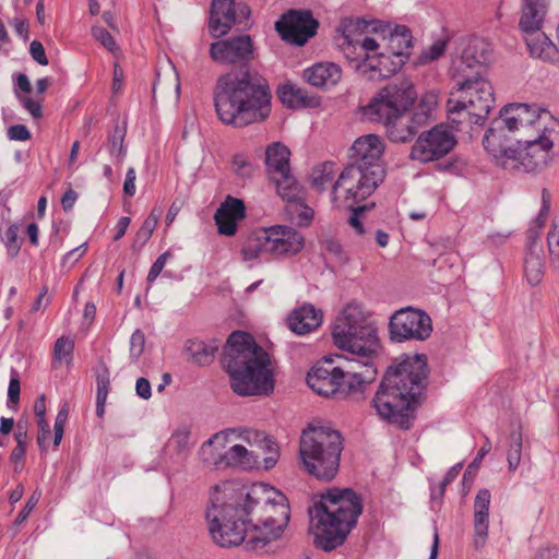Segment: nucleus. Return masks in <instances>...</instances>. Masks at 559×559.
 I'll list each match as a JSON object with an SVG mask.
<instances>
[{
    "label": "nucleus",
    "instance_id": "1",
    "mask_svg": "<svg viewBox=\"0 0 559 559\" xmlns=\"http://www.w3.org/2000/svg\"><path fill=\"white\" fill-rule=\"evenodd\" d=\"M290 516L284 493L266 484L249 487L231 481L215 486L205 519L214 543L221 547L240 545L252 530V542L263 545L282 536Z\"/></svg>",
    "mask_w": 559,
    "mask_h": 559
},
{
    "label": "nucleus",
    "instance_id": "2",
    "mask_svg": "<svg viewBox=\"0 0 559 559\" xmlns=\"http://www.w3.org/2000/svg\"><path fill=\"white\" fill-rule=\"evenodd\" d=\"M334 344L357 358H344L336 366L346 394H362L373 381L377 370L371 358L377 354V328L360 304H348L337 318L332 331Z\"/></svg>",
    "mask_w": 559,
    "mask_h": 559
},
{
    "label": "nucleus",
    "instance_id": "3",
    "mask_svg": "<svg viewBox=\"0 0 559 559\" xmlns=\"http://www.w3.org/2000/svg\"><path fill=\"white\" fill-rule=\"evenodd\" d=\"M427 377L425 355L396 358L384 373L371 401L377 415L402 429H409L424 395Z\"/></svg>",
    "mask_w": 559,
    "mask_h": 559
},
{
    "label": "nucleus",
    "instance_id": "4",
    "mask_svg": "<svg viewBox=\"0 0 559 559\" xmlns=\"http://www.w3.org/2000/svg\"><path fill=\"white\" fill-rule=\"evenodd\" d=\"M271 99L267 80L247 66L221 75L214 91L219 120L235 127L264 120L271 112Z\"/></svg>",
    "mask_w": 559,
    "mask_h": 559
},
{
    "label": "nucleus",
    "instance_id": "5",
    "mask_svg": "<svg viewBox=\"0 0 559 559\" xmlns=\"http://www.w3.org/2000/svg\"><path fill=\"white\" fill-rule=\"evenodd\" d=\"M222 364L230 377L233 391L241 396L269 394L274 389L267 353L253 337L234 331L224 347Z\"/></svg>",
    "mask_w": 559,
    "mask_h": 559
},
{
    "label": "nucleus",
    "instance_id": "6",
    "mask_svg": "<svg viewBox=\"0 0 559 559\" xmlns=\"http://www.w3.org/2000/svg\"><path fill=\"white\" fill-rule=\"evenodd\" d=\"M313 543L324 551L342 546L362 512L359 496L349 488H331L310 509Z\"/></svg>",
    "mask_w": 559,
    "mask_h": 559
},
{
    "label": "nucleus",
    "instance_id": "7",
    "mask_svg": "<svg viewBox=\"0 0 559 559\" xmlns=\"http://www.w3.org/2000/svg\"><path fill=\"white\" fill-rule=\"evenodd\" d=\"M343 451L341 433L329 426L310 425L302 431L299 456L305 471L314 478L331 481L340 468Z\"/></svg>",
    "mask_w": 559,
    "mask_h": 559
},
{
    "label": "nucleus",
    "instance_id": "8",
    "mask_svg": "<svg viewBox=\"0 0 559 559\" xmlns=\"http://www.w3.org/2000/svg\"><path fill=\"white\" fill-rule=\"evenodd\" d=\"M447 109L452 123L481 124L495 105L491 83L484 75L452 78Z\"/></svg>",
    "mask_w": 559,
    "mask_h": 559
},
{
    "label": "nucleus",
    "instance_id": "9",
    "mask_svg": "<svg viewBox=\"0 0 559 559\" xmlns=\"http://www.w3.org/2000/svg\"><path fill=\"white\" fill-rule=\"evenodd\" d=\"M533 121L523 126L521 135L515 138L518 143L516 156L527 171L546 167L551 160V148L559 138V120L537 105L532 106Z\"/></svg>",
    "mask_w": 559,
    "mask_h": 559
},
{
    "label": "nucleus",
    "instance_id": "10",
    "mask_svg": "<svg viewBox=\"0 0 559 559\" xmlns=\"http://www.w3.org/2000/svg\"><path fill=\"white\" fill-rule=\"evenodd\" d=\"M534 114L527 104H509L500 109L499 116L490 122L483 145L496 159H511L516 156L515 147L508 145L509 134L519 132L532 122Z\"/></svg>",
    "mask_w": 559,
    "mask_h": 559
},
{
    "label": "nucleus",
    "instance_id": "11",
    "mask_svg": "<svg viewBox=\"0 0 559 559\" xmlns=\"http://www.w3.org/2000/svg\"><path fill=\"white\" fill-rule=\"evenodd\" d=\"M415 98L413 83L406 78H397L381 88L369 104L361 108V112L366 119L386 126L392 119L405 114Z\"/></svg>",
    "mask_w": 559,
    "mask_h": 559
},
{
    "label": "nucleus",
    "instance_id": "12",
    "mask_svg": "<svg viewBox=\"0 0 559 559\" xmlns=\"http://www.w3.org/2000/svg\"><path fill=\"white\" fill-rule=\"evenodd\" d=\"M383 166H373V170L362 169L361 166L348 165L338 179L332 185L334 202L344 200L353 206L367 199L384 178Z\"/></svg>",
    "mask_w": 559,
    "mask_h": 559
},
{
    "label": "nucleus",
    "instance_id": "13",
    "mask_svg": "<svg viewBox=\"0 0 559 559\" xmlns=\"http://www.w3.org/2000/svg\"><path fill=\"white\" fill-rule=\"evenodd\" d=\"M289 156L290 152L285 145L274 142L266 147L265 165L278 195L283 200L296 201L301 198V186L292 175Z\"/></svg>",
    "mask_w": 559,
    "mask_h": 559
},
{
    "label": "nucleus",
    "instance_id": "14",
    "mask_svg": "<svg viewBox=\"0 0 559 559\" xmlns=\"http://www.w3.org/2000/svg\"><path fill=\"white\" fill-rule=\"evenodd\" d=\"M431 332V318L413 307L396 310L389 320V336L393 342L425 341Z\"/></svg>",
    "mask_w": 559,
    "mask_h": 559
},
{
    "label": "nucleus",
    "instance_id": "15",
    "mask_svg": "<svg viewBox=\"0 0 559 559\" xmlns=\"http://www.w3.org/2000/svg\"><path fill=\"white\" fill-rule=\"evenodd\" d=\"M456 144L449 126L440 123L419 134L413 144L409 157L419 163H430L448 155Z\"/></svg>",
    "mask_w": 559,
    "mask_h": 559
},
{
    "label": "nucleus",
    "instance_id": "16",
    "mask_svg": "<svg viewBox=\"0 0 559 559\" xmlns=\"http://www.w3.org/2000/svg\"><path fill=\"white\" fill-rule=\"evenodd\" d=\"M490 55V45L485 39L478 37L468 39L461 55L452 59L451 78L484 75Z\"/></svg>",
    "mask_w": 559,
    "mask_h": 559
},
{
    "label": "nucleus",
    "instance_id": "17",
    "mask_svg": "<svg viewBox=\"0 0 559 559\" xmlns=\"http://www.w3.org/2000/svg\"><path fill=\"white\" fill-rule=\"evenodd\" d=\"M319 23L310 10H289L275 23V29L289 44L305 45L316 35Z\"/></svg>",
    "mask_w": 559,
    "mask_h": 559
},
{
    "label": "nucleus",
    "instance_id": "18",
    "mask_svg": "<svg viewBox=\"0 0 559 559\" xmlns=\"http://www.w3.org/2000/svg\"><path fill=\"white\" fill-rule=\"evenodd\" d=\"M250 15V9L245 3L235 0H212L209 28L213 37L228 34L236 24H241Z\"/></svg>",
    "mask_w": 559,
    "mask_h": 559
},
{
    "label": "nucleus",
    "instance_id": "19",
    "mask_svg": "<svg viewBox=\"0 0 559 559\" xmlns=\"http://www.w3.org/2000/svg\"><path fill=\"white\" fill-rule=\"evenodd\" d=\"M253 43L249 35L217 40L210 46L211 58L219 63H248L253 59Z\"/></svg>",
    "mask_w": 559,
    "mask_h": 559
},
{
    "label": "nucleus",
    "instance_id": "20",
    "mask_svg": "<svg viewBox=\"0 0 559 559\" xmlns=\"http://www.w3.org/2000/svg\"><path fill=\"white\" fill-rule=\"evenodd\" d=\"M337 367L332 365V360L314 366L307 374V383L317 394L322 396H334L336 394H346L345 385L338 374Z\"/></svg>",
    "mask_w": 559,
    "mask_h": 559
},
{
    "label": "nucleus",
    "instance_id": "21",
    "mask_svg": "<svg viewBox=\"0 0 559 559\" xmlns=\"http://www.w3.org/2000/svg\"><path fill=\"white\" fill-rule=\"evenodd\" d=\"M271 245V257L285 258L295 255L305 246L304 236L292 227L275 225L267 228Z\"/></svg>",
    "mask_w": 559,
    "mask_h": 559
},
{
    "label": "nucleus",
    "instance_id": "22",
    "mask_svg": "<svg viewBox=\"0 0 559 559\" xmlns=\"http://www.w3.org/2000/svg\"><path fill=\"white\" fill-rule=\"evenodd\" d=\"M350 165L361 166L362 169L373 170V166H382L380 163L384 152V144L380 136L366 134L358 138L350 148Z\"/></svg>",
    "mask_w": 559,
    "mask_h": 559
},
{
    "label": "nucleus",
    "instance_id": "23",
    "mask_svg": "<svg viewBox=\"0 0 559 559\" xmlns=\"http://www.w3.org/2000/svg\"><path fill=\"white\" fill-rule=\"evenodd\" d=\"M246 215L242 200L228 195L216 210L214 219L221 235L234 236L237 233L238 222Z\"/></svg>",
    "mask_w": 559,
    "mask_h": 559
},
{
    "label": "nucleus",
    "instance_id": "24",
    "mask_svg": "<svg viewBox=\"0 0 559 559\" xmlns=\"http://www.w3.org/2000/svg\"><path fill=\"white\" fill-rule=\"evenodd\" d=\"M371 25L370 22L361 17H344L338 27L336 43L347 59H356L352 56V50H356V44L359 43V36Z\"/></svg>",
    "mask_w": 559,
    "mask_h": 559
},
{
    "label": "nucleus",
    "instance_id": "25",
    "mask_svg": "<svg viewBox=\"0 0 559 559\" xmlns=\"http://www.w3.org/2000/svg\"><path fill=\"white\" fill-rule=\"evenodd\" d=\"M425 124V114H413L412 116L402 114L385 126L386 134L392 142L404 143L412 140L419 128Z\"/></svg>",
    "mask_w": 559,
    "mask_h": 559
},
{
    "label": "nucleus",
    "instance_id": "26",
    "mask_svg": "<svg viewBox=\"0 0 559 559\" xmlns=\"http://www.w3.org/2000/svg\"><path fill=\"white\" fill-rule=\"evenodd\" d=\"M322 317L321 310L305 304L289 314L287 322L292 332L304 335L318 329L322 323Z\"/></svg>",
    "mask_w": 559,
    "mask_h": 559
},
{
    "label": "nucleus",
    "instance_id": "27",
    "mask_svg": "<svg viewBox=\"0 0 559 559\" xmlns=\"http://www.w3.org/2000/svg\"><path fill=\"white\" fill-rule=\"evenodd\" d=\"M234 430L219 431L202 443L198 454L201 462L207 467L224 468V451L229 433Z\"/></svg>",
    "mask_w": 559,
    "mask_h": 559
},
{
    "label": "nucleus",
    "instance_id": "28",
    "mask_svg": "<svg viewBox=\"0 0 559 559\" xmlns=\"http://www.w3.org/2000/svg\"><path fill=\"white\" fill-rule=\"evenodd\" d=\"M491 495L488 489H480L474 501V533L475 546L477 548L485 545L489 527V506Z\"/></svg>",
    "mask_w": 559,
    "mask_h": 559
},
{
    "label": "nucleus",
    "instance_id": "29",
    "mask_svg": "<svg viewBox=\"0 0 559 559\" xmlns=\"http://www.w3.org/2000/svg\"><path fill=\"white\" fill-rule=\"evenodd\" d=\"M548 4V0H523L519 27L524 35L542 29Z\"/></svg>",
    "mask_w": 559,
    "mask_h": 559
},
{
    "label": "nucleus",
    "instance_id": "30",
    "mask_svg": "<svg viewBox=\"0 0 559 559\" xmlns=\"http://www.w3.org/2000/svg\"><path fill=\"white\" fill-rule=\"evenodd\" d=\"M392 57L393 56L390 52H381L378 55L367 53L358 68L362 72L370 71L371 79L388 78L394 74L405 62L404 59L393 60Z\"/></svg>",
    "mask_w": 559,
    "mask_h": 559
},
{
    "label": "nucleus",
    "instance_id": "31",
    "mask_svg": "<svg viewBox=\"0 0 559 559\" xmlns=\"http://www.w3.org/2000/svg\"><path fill=\"white\" fill-rule=\"evenodd\" d=\"M342 76L341 68L332 62H319L304 71V79L317 87L333 86Z\"/></svg>",
    "mask_w": 559,
    "mask_h": 559
},
{
    "label": "nucleus",
    "instance_id": "32",
    "mask_svg": "<svg viewBox=\"0 0 559 559\" xmlns=\"http://www.w3.org/2000/svg\"><path fill=\"white\" fill-rule=\"evenodd\" d=\"M524 39L533 58H537L546 62H555L559 59V50L557 46L544 32L539 31L526 34L524 35Z\"/></svg>",
    "mask_w": 559,
    "mask_h": 559
},
{
    "label": "nucleus",
    "instance_id": "33",
    "mask_svg": "<svg viewBox=\"0 0 559 559\" xmlns=\"http://www.w3.org/2000/svg\"><path fill=\"white\" fill-rule=\"evenodd\" d=\"M241 255L243 261H251L262 258L263 255H271L267 228L258 229L248 235L241 248Z\"/></svg>",
    "mask_w": 559,
    "mask_h": 559
},
{
    "label": "nucleus",
    "instance_id": "34",
    "mask_svg": "<svg viewBox=\"0 0 559 559\" xmlns=\"http://www.w3.org/2000/svg\"><path fill=\"white\" fill-rule=\"evenodd\" d=\"M277 96L282 104L287 108H309L314 107L318 100L305 88L293 84H285L278 87Z\"/></svg>",
    "mask_w": 559,
    "mask_h": 559
},
{
    "label": "nucleus",
    "instance_id": "35",
    "mask_svg": "<svg viewBox=\"0 0 559 559\" xmlns=\"http://www.w3.org/2000/svg\"><path fill=\"white\" fill-rule=\"evenodd\" d=\"M543 247L540 243H527L524 259V273L532 286L538 285L544 276Z\"/></svg>",
    "mask_w": 559,
    "mask_h": 559
},
{
    "label": "nucleus",
    "instance_id": "36",
    "mask_svg": "<svg viewBox=\"0 0 559 559\" xmlns=\"http://www.w3.org/2000/svg\"><path fill=\"white\" fill-rule=\"evenodd\" d=\"M412 33L404 25H396L389 31V51L396 59L407 58L412 47Z\"/></svg>",
    "mask_w": 559,
    "mask_h": 559
},
{
    "label": "nucleus",
    "instance_id": "37",
    "mask_svg": "<svg viewBox=\"0 0 559 559\" xmlns=\"http://www.w3.org/2000/svg\"><path fill=\"white\" fill-rule=\"evenodd\" d=\"M225 467L249 469L257 463V455L241 444H234L224 451Z\"/></svg>",
    "mask_w": 559,
    "mask_h": 559
},
{
    "label": "nucleus",
    "instance_id": "38",
    "mask_svg": "<svg viewBox=\"0 0 559 559\" xmlns=\"http://www.w3.org/2000/svg\"><path fill=\"white\" fill-rule=\"evenodd\" d=\"M216 352V345L206 344L202 341L190 340L186 343V353L189 360L198 366L210 365L214 360Z\"/></svg>",
    "mask_w": 559,
    "mask_h": 559
},
{
    "label": "nucleus",
    "instance_id": "39",
    "mask_svg": "<svg viewBox=\"0 0 559 559\" xmlns=\"http://www.w3.org/2000/svg\"><path fill=\"white\" fill-rule=\"evenodd\" d=\"M243 438L248 442H251V438H253V441L259 443L261 449L267 453L263 459L265 469H270L275 466L280 457V451L276 442L272 438L259 431H246V436Z\"/></svg>",
    "mask_w": 559,
    "mask_h": 559
},
{
    "label": "nucleus",
    "instance_id": "40",
    "mask_svg": "<svg viewBox=\"0 0 559 559\" xmlns=\"http://www.w3.org/2000/svg\"><path fill=\"white\" fill-rule=\"evenodd\" d=\"M192 447L191 429L187 425L176 428L167 442V448L182 459L188 456Z\"/></svg>",
    "mask_w": 559,
    "mask_h": 559
},
{
    "label": "nucleus",
    "instance_id": "41",
    "mask_svg": "<svg viewBox=\"0 0 559 559\" xmlns=\"http://www.w3.org/2000/svg\"><path fill=\"white\" fill-rule=\"evenodd\" d=\"M522 429L521 426L514 428L508 438V450H507V461L508 468L510 472L516 471L521 462L522 455Z\"/></svg>",
    "mask_w": 559,
    "mask_h": 559
},
{
    "label": "nucleus",
    "instance_id": "42",
    "mask_svg": "<svg viewBox=\"0 0 559 559\" xmlns=\"http://www.w3.org/2000/svg\"><path fill=\"white\" fill-rule=\"evenodd\" d=\"M288 205V212L293 221H296L299 225H308L313 217V211L305 205V191L301 188L300 200H285Z\"/></svg>",
    "mask_w": 559,
    "mask_h": 559
},
{
    "label": "nucleus",
    "instance_id": "43",
    "mask_svg": "<svg viewBox=\"0 0 559 559\" xmlns=\"http://www.w3.org/2000/svg\"><path fill=\"white\" fill-rule=\"evenodd\" d=\"M334 176V164L329 162L324 163L313 169L311 174V185L317 191L321 192L325 190L326 186L332 185Z\"/></svg>",
    "mask_w": 559,
    "mask_h": 559
},
{
    "label": "nucleus",
    "instance_id": "44",
    "mask_svg": "<svg viewBox=\"0 0 559 559\" xmlns=\"http://www.w3.org/2000/svg\"><path fill=\"white\" fill-rule=\"evenodd\" d=\"M97 395H96V414L103 417L105 413V403L109 392L110 374L106 367H104L97 374Z\"/></svg>",
    "mask_w": 559,
    "mask_h": 559
},
{
    "label": "nucleus",
    "instance_id": "45",
    "mask_svg": "<svg viewBox=\"0 0 559 559\" xmlns=\"http://www.w3.org/2000/svg\"><path fill=\"white\" fill-rule=\"evenodd\" d=\"M547 246L550 264L559 269V217L552 219L547 234Z\"/></svg>",
    "mask_w": 559,
    "mask_h": 559
},
{
    "label": "nucleus",
    "instance_id": "46",
    "mask_svg": "<svg viewBox=\"0 0 559 559\" xmlns=\"http://www.w3.org/2000/svg\"><path fill=\"white\" fill-rule=\"evenodd\" d=\"M347 206L352 210L348 224L357 235L364 236L366 234V229L364 227V214L368 209L373 207L374 203L360 206H353V204H347Z\"/></svg>",
    "mask_w": 559,
    "mask_h": 559
},
{
    "label": "nucleus",
    "instance_id": "47",
    "mask_svg": "<svg viewBox=\"0 0 559 559\" xmlns=\"http://www.w3.org/2000/svg\"><path fill=\"white\" fill-rule=\"evenodd\" d=\"M447 49V41L442 39L436 40L431 46L427 49L423 50L419 55L417 64H427L438 60L441 56L444 55Z\"/></svg>",
    "mask_w": 559,
    "mask_h": 559
},
{
    "label": "nucleus",
    "instance_id": "48",
    "mask_svg": "<svg viewBox=\"0 0 559 559\" xmlns=\"http://www.w3.org/2000/svg\"><path fill=\"white\" fill-rule=\"evenodd\" d=\"M145 335L142 330L136 329L130 337L129 342V352H130V361L136 362L145 348Z\"/></svg>",
    "mask_w": 559,
    "mask_h": 559
},
{
    "label": "nucleus",
    "instance_id": "49",
    "mask_svg": "<svg viewBox=\"0 0 559 559\" xmlns=\"http://www.w3.org/2000/svg\"><path fill=\"white\" fill-rule=\"evenodd\" d=\"M70 357V340L68 336H60L53 347V358H52V368H58V366Z\"/></svg>",
    "mask_w": 559,
    "mask_h": 559
},
{
    "label": "nucleus",
    "instance_id": "50",
    "mask_svg": "<svg viewBox=\"0 0 559 559\" xmlns=\"http://www.w3.org/2000/svg\"><path fill=\"white\" fill-rule=\"evenodd\" d=\"M92 34L94 38L112 55H117L119 52V46L108 31L100 26H94L92 28Z\"/></svg>",
    "mask_w": 559,
    "mask_h": 559
},
{
    "label": "nucleus",
    "instance_id": "51",
    "mask_svg": "<svg viewBox=\"0 0 559 559\" xmlns=\"http://www.w3.org/2000/svg\"><path fill=\"white\" fill-rule=\"evenodd\" d=\"M154 229L155 226L152 225V219H145L142 226L136 231L134 241L132 243V249L135 251L141 250L152 237Z\"/></svg>",
    "mask_w": 559,
    "mask_h": 559
},
{
    "label": "nucleus",
    "instance_id": "52",
    "mask_svg": "<svg viewBox=\"0 0 559 559\" xmlns=\"http://www.w3.org/2000/svg\"><path fill=\"white\" fill-rule=\"evenodd\" d=\"M124 131L116 128L108 140V150L111 156L122 158L124 155L123 148Z\"/></svg>",
    "mask_w": 559,
    "mask_h": 559
},
{
    "label": "nucleus",
    "instance_id": "53",
    "mask_svg": "<svg viewBox=\"0 0 559 559\" xmlns=\"http://www.w3.org/2000/svg\"><path fill=\"white\" fill-rule=\"evenodd\" d=\"M379 45L378 43L371 38V37H365L364 39H359V43L356 44V50H352V56L357 57L355 60L362 58V60L366 58L367 53L370 55H378L377 49Z\"/></svg>",
    "mask_w": 559,
    "mask_h": 559
},
{
    "label": "nucleus",
    "instance_id": "54",
    "mask_svg": "<svg viewBox=\"0 0 559 559\" xmlns=\"http://www.w3.org/2000/svg\"><path fill=\"white\" fill-rule=\"evenodd\" d=\"M68 405L67 403L62 406V408L59 411L53 426V445L58 447L62 440L63 431H64V424L68 419Z\"/></svg>",
    "mask_w": 559,
    "mask_h": 559
},
{
    "label": "nucleus",
    "instance_id": "55",
    "mask_svg": "<svg viewBox=\"0 0 559 559\" xmlns=\"http://www.w3.org/2000/svg\"><path fill=\"white\" fill-rule=\"evenodd\" d=\"M548 214H543V210H539L538 215L532 222L531 227L527 230V243H538L540 231L546 223Z\"/></svg>",
    "mask_w": 559,
    "mask_h": 559
},
{
    "label": "nucleus",
    "instance_id": "56",
    "mask_svg": "<svg viewBox=\"0 0 559 559\" xmlns=\"http://www.w3.org/2000/svg\"><path fill=\"white\" fill-rule=\"evenodd\" d=\"M438 96L433 92L426 93L419 103L417 110L414 114H425L426 115V124L429 120L430 111L437 106Z\"/></svg>",
    "mask_w": 559,
    "mask_h": 559
},
{
    "label": "nucleus",
    "instance_id": "57",
    "mask_svg": "<svg viewBox=\"0 0 559 559\" xmlns=\"http://www.w3.org/2000/svg\"><path fill=\"white\" fill-rule=\"evenodd\" d=\"M233 169L238 176L243 178L251 177L253 173V166L242 155L234 157Z\"/></svg>",
    "mask_w": 559,
    "mask_h": 559
},
{
    "label": "nucleus",
    "instance_id": "58",
    "mask_svg": "<svg viewBox=\"0 0 559 559\" xmlns=\"http://www.w3.org/2000/svg\"><path fill=\"white\" fill-rule=\"evenodd\" d=\"M39 498H40V492L34 491L32 493V496L28 498L27 502L25 503L24 508L20 511V513L17 514V516L14 521V523L16 525H21L22 523H24L27 520L29 513L38 503Z\"/></svg>",
    "mask_w": 559,
    "mask_h": 559
},
{
    "label": "nucleus",
    "instance_id": "59",
    "mask_svg": "<svg viewBox=\"0 0 559 559\" xmlns=\"http://www.w3.org/2000/svg\"><path fill=\"white\" fill-rule=\"evenodd\" d=\"M169 258H171V253L169 251H166L155 260L147 274V283L152 284L157 278V276L162 273L165 263Z\"/></svg>",
    "mask_w": 559,
    "mask_h": 559
},
{
    "label": "nucleus",
    "instance_id": "60",
    "mask_svg": "<svg viewBox=\"0 0 559 559\" xmlns=\"http://www.w3.org/2000/svg\"><path fill=\"white\" fill-rule=\"evenodd\" d=\"M491 450V442L488 438H486V441L484 445L478 450L476 457L473 460V462L467 466L465 473H464V479L467 477V475H471L474 471H476L483 459L489 451Z\"/></svg>",
    "mask_w": 559,
    "mask_h": 559
},
{
    "label": "nucleus",
    "instance_id": "61",
    "mask_svg": "<svg viewBox=\"0 0 559 559\" xmlns=\"http://www.w3.org/2000/svg\"><path fill=\"white\" fill-rule=\"evenodd\" d=\"M29 55L33 58V60L40 66H47L49 63L45 48L39 40H33L31 43Z\"/></svg>",
    "mask_w": 559,
    "mask_h": 559
},
{
    "label": "nucleus",
    "instance_id": "62",
    "mask_svg": "<svg viewBox=\"0 0 559 559\" xmlns=\"http://www.w3.org/2000/svg\"><path fill=\"white\" fill-rule=\"evenodd\" d=\"M16 98L21 102L23 107L34 117H41V106L39 102L32 99L31 97L24 96L16 92Z\"/></svg>",
    "mask_w": 559,
    "mask_h": 559
},
{
    "label": "nucleus",
    "instance_id": "63",
    "mask_svg": "<svg viewBox=\"0 0 559 559\" xmlns=\"http://www.w3.org/2000/svg\"><path fill=\"white\" fill-rule=\"evenodd\" d=\"M95 314L96 306L94 305V302H86L79 333L85 334L87 332V330L90 329L91 324L95 319Z\"/></svg>",
    "mask_w": 559,
    "mask_h": 559
},
{
    "label": "nucleus",
    "instance_id": "64",
    "mask_svg": "<svg viewBox=\"0 0 559 559\" xmlns=\"http://www.w3.org/2000/svg\"><path fill=\"white\" fill-rule=\"evenodd\" d=\"M4 239L5 243L9 248V250H12L14 253H16L20 249L19 243V226L17 225H11L8 227V229L4 233Z\"/></svg>",
    "mask_w": 559,
    "mask_h": 559
}]
</instances>
